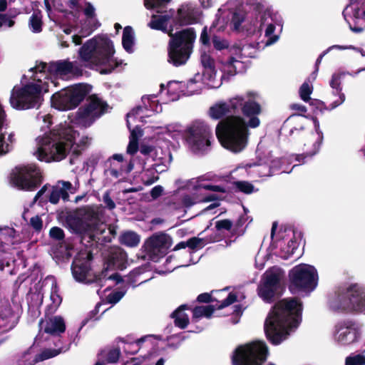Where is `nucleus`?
<instances>
[{"instance_id":"nucleus-1","label":"nucleus","mask_w":365,"mask_h":365,"mask_svg":"<svg viewBox=\"0 0 365 365\" xmlns=\"http://www.w3.org/2000/svg\"><path fill=\"white\" fill-rule=\"evenodd\" d=\"M237 2L249 6L250 11L246 16L240 12L233 14V29L259 35L262 39L256 45L247 43L242 46H232L229 48L228 58L222 66L223 72L229 76L245 70L244 58H252L257 50L275 43L279 38V34L275 32L276 26H282L281 17L266 0H237Z\"/></svg>"},{"instance_id":"nucleus-2","label":"nucleus","mask_w":365,"mask_h":365,"mask_svg":"<svg viewBox=\"0 0 365 365\" xmlns=\"http://www.w3.org/2000/svg\"><path fill=\"white\" fill-rule=\"evenodd\" d=\"M81 74L82 68L76 61L59 60L48 65L43 62L37 63L24 75L23 80L27 79L28 81L21 87L13 88L11 106L19 110L38 106L42 93L48 92L51 85L56 87L58 78L67 80Z\"/></svg>"},{"instance_id":"nucleus-3","label":"nucleus","mask_w":365,"mask_h":365,"mask_svg":"<svg viewBox=\"0 0 365 365\" xmlns=\"http://www.w3.org/2000/svg\"><path fill=\"white\" fill-rule=\"evenodd\" d=\"M259 97L257 92L248 91L230 98L227 102L229 112L236 113L241 110L250 119L247 123L240 115L226 117L217 125L216 137H247L250 134L248 128H257L260 125L257 115L262 112L261 106L257 102Z\"/></svg>"},{"instance_id":"nucleus-4","label":"nucleus","mask_w":365,"mask_h":365,"mask_svg":"<svg viewBox=\"0 0 365 365\" xmlns=\"http://www.w3.org/2000/svg\"><path fill=\"white\" fill-rule=\"evenodd\" d=\"M302 305L296 299L278 302L268 314L264 323L267 339L274 345L287 339L301 322Z\"/></svg>"},{"instance_id":"nucleus-5","label":"nucleus","mask_w":365,"mask_h":365,"mask_svg":"<svg viewBox=\"0 0 365 365\" xmlns=\"http://www.w3.org/2000/svg\"><path fill=\"white\" fill-rule=\"evenodd\" d=\"M114 48L112 41L106 36H96L87 41L79 49L80 60L86 66L91 68L105 66L100 73H110L121 61L113 57Z\"/></svg>"},{"instance_id":"nucleus-6","label":"nucleus","mask_w":365,"mask_h":365,"mask_svg":"<svg viewBox=\"0 0 365 365\" xmlns=\"http://www.w3.org/2000/svg\"><path fill=\"white\" fill-rule=\"evenodd\" d=\"M88 138H38L33 154L46 163L61 161L72 153L78 155L88 145Z\"/></svg>"},{"instance_id":"nucleus-7","label":"nucleus","mask_w":365,"mask_h":365,"mask_svg":"<svg viewBox=\"0 0 365 365\" xmlns=\"http://www.w3.org/2000/svg\"><path fill=\"white\" fill-rule=\"evenodd\" d=\"M98 207H87L80 210L76 216L68 219V225L73 232L88 235L91 240H99L98 235L106 230V225L99 217Z\"/></svg>"},{"instance_id":"nucleus-8","label":"nucleus","mask_w":365,"mask_h":365,"mask_svg":"<svg viewBox=\"0 0 365 365\" xmlns=\"http://www.w3.org/2000/svg\"><path fill=\"white\" fill-rule=\"evenodd\" d=\"M168 62L175 66L186 63L192 52L196 34L193 29H187L175 34L169 32Z\"/></svg>"},{"instance_id":"nucleus-9","label":"nucleus","mask_w":365,"mask_h":365,"mask_svg":"<svg viewBox=\"0 0 365 365\" xmlns=\"http://www.w3.org/2000/svg\"><path fill=\"white\" fill-rule=\"evenodd\" d=\"M143 106L133 108L127 114V125L130 131V137H141L144 134H149L152 130L150 127L141 129L138 122H145V118L151 116L154 113L162 112V105L159 103L155 95H148L142 98Z\"/></svg>"},{"instance_id":"nucleus-10","label":"nucleus","mask_w":365,"mask_h":365,"mask_svg":"<svg viewBox=\"0 0 365 365\" xmlns=\"http://www.w3.org/2000/svg\"><path fill=\"white\" fill-rule=\"evenodd\" d=\"M289 289L292 293L312 292L318 283L317 269L306 264L297 265L289 272Z\"/></svg>"},{"instance_id":"nucleus-11","label":"nucleus","mask_w":365,"mask_h":365,"mask_svg":"<svg viewBox=\"0 0 365 365\" xmlns=\"http://www.w3.org/2000/svg\"><path fill=\"white\" fill-rule=\"evenodd\" d=\"M263 145L260 142L257 148V160L242 167L251 178L268 177L272 175L281 168L279 159H271L269 152L262 151Z\"/></svg>"},{"instance_id":"nucleus-12","label":"nucleus","mask_w":365,"mask_h":365,"mask_svg":"<svg viewBox=\"0 0 365 365\" xmlns=\"http://www.w3.org/2000/svg\"><path fill=\"white\" fill-rule=\"evenodd\" d=\"M268 350L263 341H254L237 347L232 356L233 365H262Z\"/></svg>"},{"instance_id":"nucleus-13","label":"nucleus","mask_w":365,"mask_h":365,"mask_svg":"<svg viewBox=\"0 0 365 365\" xmlns=\"http://www.w3.org/2000/svg\"><path fill=\"white\" fill-rule=\"evenodd\" d=\"M88 91L87 85L76 84L54 93L51 103L58 110H71L79 105Z\"/></svg>"},{"instance_id":"nucleus-14","label":"nucleus","mask_w":365,"mask_h":365,"mask_svg":"<svg viewBox=\"0 0 365 365\" xmlns=\"http://www.w3.org/2000/svg\"><path fill=\"white\" fill-rule=\"evenodd\" d=\"M107 103L96 95L91 96L85 105L78 110L75 123L82 126H90L96 119L107 112Z\"/></svg>"},{"instance_id":"nucleus-15","label":"nucleus","mask_w":365,"mask_h":365,"mask_svg":"<svg viewBox=\"0 0 365 365\" xmlns=\"http://www.w3.org/2000/svg\"><path fill=\"white\" fill-rule=\"evenodd\" d=\"M153 130L154 135H168L171 137H176L181 133L188 134L190 137H210L212 133L209 124L200 120L193 121L186 128L179 123H172L165 127H157Z\"/></svg>"},{"instance_id":"nucleus-16","label":"nucleus","mask_w":365,"mask_h":365,"mask_svg":"<svg viewBox=\"0 0 365 365\" xmlns=\"http://www.w3.org/2000/svg\"><path fill=\"white\" fill-rule=\"evenodd\" d=\"M40 182V172L34 164L17 166L10 175V183L19 190L31 191Z\"/></svg>"},{"instance_id":"nucleus-17","label":"nucleus","mask_w":365,"mask_h":365,"mask_svg":"<svg viewBox=\"0 0 365 365\" xmlns=\"http://www.w3.org/2000/svg\"><path fill=\"white\" fill-rule=\"evenodd\" d=\"M283 275V271L277 267L267 270L257 289L259 297L264 302H270L279 287Z\"/></svg>"},{"instance_id":"nucleus-18","label":"nucleus","mask_w":365,"mask_h":365,"mask_svg":"<svg viewBox=\"0 0 365 365\" xmlns=\"http://www.w3.org/2000/svg\"><path fill=\"white\" fill-rule=\"evenodd\" d=\"M91 259L92 255L88 250H82L78 253L71 267L73 276L76 281L86 284L94 282V277L90 268ZM95 282L96 283L101 282L99 281V277H96Z\"/></svg>"},{"instance_id":"nucleus-19","label":"nucleus","mask_w":365,"mask_h":365,"mask_svg":"<svg viewBox=\"0 0 365 365\" xmlns=\"http://www.w3.org/2000/svg\"><path fill=\"white\" fill-rule=\"evenodd\" d=\"M128 264L127 255L120 247H112L105 256V268L99 277V281L103 279L115 280L117 283L121 281L120 276L114 274L108 276L107 272L109 269H124Z\"/></svg>"},{"instance_id":"nucleus-20","label":"nucleus","mask_w":365,"mask_h":365,"mask_svg":"<svg viewBox=\"0 0 365 365\" xmlns=\"http://www.w3.org/2000/svg\"><path fill=\"white\" fill-rule=\"evenodd\" d=\"M170 0H144V6L147 9H155V14H153L148 26L155 30L168 32V26L173 13L164 10L165 6Z\"/></svg>"},{"instance_id":"nucleus-21","label":"nucleus","mask_w":365,"mask_h":365,"mask_svg":"<svg viewBox=\"0 0 365 365\" xmlns=\"http://www.w3.org/2000/svg\"><path fill=\"white\" fill-rule=\"evenodd\" d=\"M361 334L360 326L351 321H346L335 326L333 338L337 344L347 346L356 342Z\"/></svg>"},{"instance_id":"nucleus-22","label":"nucleus","mask_w":365,"mask_h":365,"mask_svg":"<svg viewBox=\"0 0 365 365\" xmlns=\"http://www.w3.org/2000/svg\"><path fill=\"white\" fill-rule=\"evenodd\" d=\"M172 245L169 235L164 233L153 235L145 243V251L151 260L158 261L164 256Z\"/></svg>"},{"instance_id":"nucleus-23","label":"nucleus","mask_w":365,"mask_h":365,"mask_svg":"<svg viewBox=\"0 0 365 365\" xmlns=\"http://www.w3.org/2000/svg\"><path fill=\"white\" fill-rule=\"evenodd\" d=\"M201 63L205 68L203 74L196 73L192 78L189 80L190 86L192 83L200 85L201 81L207 84L210 87L217 88L220 86V83H215V78L216 76L215 61L210 53L202 52L200 56Z\"/></svg>"},{"instance_id":"nucleus-24","label":"nucleus","mask_w":365,"mask_h":365,"mask_svg":"<svg viewBox=\"0 0 365 365\" xmlns=\"http://www.w3.org/2000/svg\"><path fill=\"white\" fill-rule=\"evenodd\" d=\"M48 187L44 185L36 195L34 198L33 203L36 202L43 195H45L46 200H47L52 204H57L59 200L62 198L63 201H68L69 199V195L68 191L74 192L72 184L68 181L61 180L58 181L56 186L51 188L48 193L46 194Z\"/></svg>"},{"instance_id":"nucleus-25","label":"nucleus","mask_w":365,"mask_h":365,"mask_svg":"<svg viewBox=\"0 0 365 365\" xmlns=\"http://www.w3.org/2000/svg\"><path fill=\"white\" fill-rule=\"evenodd\" d=\"M185 86V83L178 82L175 81H169L166 86L163 83L160 84V93H163L164 90H166L167 98L163 100L162 102L167 103L170 101H175L178 100L180 98V93H184L187 95H193L198 90L200 89V86L197 83H192V86L190 85L189 81L187 83V90H184V87Z\"/></svg>"},{"instance_id":"nucleus-26","label":"nucleus","mask_w":365,"mask_h":365,"mask_svg":"<svg viewBox=\"0 0 365 365\" xmlns=\"http://www.w3.org/2000/svg\"><path fill=\"white\" fill-rule=\"evenodd\" d=\"M245 5L240 4L237 2V0H230L225 5L218 9V12L216 15V19L212 23L211 29H216L217 31H223L228 21H230L229 16H232L231 23H232L233 14L235 12H240L245 16L247 14H244L240 9H235L236 6H244Z\"/></svg>"},{"instance_id":"nucleus-27","label":"nucleus","mask_w":365,"mask_h":365,"mask_svg":"<svg viewBox=\"0 0 365 365\" xmlns=\"http://www.w3.org/2000/svg\"><path fill=\"white\" fill-rule=\"evenodd\" d=\"M350 310L365 312V288L359 284H352L346 290Z\"/></svg>"},{"instance_id":"nucleus-28","label":"nucleus","mask_w":365,"mask_h":365,"mask_svg":"<svg viewBox=\"0 0 365 365\" xmlns=\"http://www.w3.org/2000/svg\"><path fill=\"white\" fill-rule=\"evenodd\" d=\"M86 7L84 9V14L86 16V21L85 23V26L82 28L81 30V36L78 35H74L73 36V42L76 45H80L81 43V37H86L90 35L95 29H96L99 26V23L96 19L95 16V8L90 3H86Z\"/></svg>"},{"instance_id":"nucleus-29","label":"nucleus","mask_w":365,"mask_h":365,"mask_svg":"<svg viewBox=\"0 0 365 365\" xmlns=\"http://www.w3.org/2000/svg\"><path fill=\"white\" fill-rule=\"evenodd\" d=\"M343 14L352 31L360 33L364 29L365 9L361 12L352 6H349L344 9Z\"/></svg>"},{"instance_id":"nucleus-30","label":"nucleus","mask_w":365,"mask_h":365,"mask_svg":"<svg viewBox=\"0 0 365 365\" xmlns=\"http://www.w3.org/2000/svg\"><path fill=\"white\" fill-rule=\"evenodd\" d=\"M237 300V296L234 293H230L227 296L222 299L220 304H217L216 307L213 305L200 306L195 307L193 311V318L198 319L201 317L210 318L213 314L214 311L217 309H223Z\"/></svg>"},{"instance_id":"nucleus-31","label":"nucleus","mask_w":365,"mask_h":365,"mask_svg":"<svg viewBox=\"0 0 365 365\" xmlns=\"http://www.w3.org/2000/svg\"><path fill=\"white\" fill-rule=\"evenodd\" d=\"M343 73H336L331 76L329 82L330 87L332 88V95L335 98L330 103V109H334L341 105L345 101V95L342 93L341 81Z\"/></svg>"},{"instance_id":"nucleus-32","label":"nucleus","mask_w":365,"mask_h":365,"mask_svg":"<svg viewBox=\"0 0 365 365\" xmlns=\"http://www.w3.org/2000/svg\"><path fill=\"white\" fill-rule=\"evenodd\" d=\"M209 180H210V175H203L197 178H192L186 182L185 187L188 190L196 192L200 191L202 189L217 192H225V189L223 186L206 184L204 182V181Z\"/></svg>"},{"instance_id":"nucleus-33","label":"nucleus","mask_w":365,"mask_h":365,"mask_svg":"<svg viewBox=\"0 0 365 365\" xmlns=\"http://www.w3.org/2000/svg\"><path fill=\"white\" fill-rule=\"evenodd\" d=\"M200 16V11L192 4L182 5L178 11V21L181 24H192L197 22Z\"/></svg>"},{"instance_id":"nucleus-34","label":"nucleus","mask_w":365,"mask_h":365,"mask_svg":"<svg viewBox=\"0 0 365 365\" xmlns=\"http://www.w3.org/2000/svg\"><path fill=\"white\" fill-rule=\"evenodd\" d=\"M39 326L45 332L53 335L60 334L64 332L66 329L64 320L59 316H55L46 320H41Z\"/></svg>"},{"instance_id":"nucleus-35","label":"nucleus","mask_w":365,"mask_h":365,"mask_svg":"<svg viewBox=\"0 0 365 365\" xmlns=\"http://www.w3.org/2000/svg\"><path fill=\"white\" fill-rule=\"evenodd\" d=\"M188 150L196 155H203L210 150L209 138H182Z\"/></svg>"},{"instance_id":"nucleus-36","label":"nucleus","mask_w":365,"mask_h":365,"mask_svg":"<svg viewBox=\"0 0 365 365\" xmlns=\"http://www.w3.org/2000/svg\"><path fill=\"white\" fill-rule=\"evenodd\" d=\"M346 291L335 292L329 299V307L334 311H350Z\"/></svg>"},{"instance_id":"nucleus-37","label":"nucleus","mask_w":365,"mask_h":365,"mask_svg":"<svg viewBox=\"0 0 365 365\" xmlns=\"http://www.w3.org/2000/svg\"><path fill=\"white\" fill-rule=\"evenodd\" d=\"M247 220V217H240V218L237 220L234 227L232 222L229 220H218L215 222V227L217 228V230L231 231L240 235L244 232V229L241 227L243 226V225Z\"/></svg>"},{"instance_id":"nucleus-38","label":"nucleus","mask_w":365,"mask_h":365,"mask_svg":"<svg viewBox=\"0 0 365 365\" xmlns=\"http://www.w3.org/2000/svg\"><path fill=\"white\" fill-rule=\"evenodd\" d=\"M160 339L161 336L158 335H147L133 342H125L123 349L127 353L134 354L138 351L143 343H149L153 345L154 341Z\"/></svg>"},{"instance_id":"nucleus-39","label":"nucleus","mask_w":365,"mask_h":365,"mask_svg":"<svg viewBox=\"0 0 365 365\" xmlns=\"http://www.w3.org/2000/svg\"><path fill=\"white\" fill-rule=\"evenodd\" d=\"M217 140L223 148L232 153L240 152L247 145V138H217Z\"/></svg>"},{"instance_id":"nucleus-40","label":"nucleus","mask_w":365,"mask_h":365,"mask_svg":"<svg viewBox=\"0 0 365 365\" xmlns=\"http://www.w3.org/2000/svg\"><path fill=\"white\" fill-rule=\"evenodd\" d=\"M216 199L215 195H210L202 197L197 193L186 194L181 197L180 202L184 208H190L192 205L201 202H210Z\"/></svg>"},{"instance_id":"nucleus-41","label":"nucleus","mask_w":365,"mask_h":365,"mask_svg":"<svg viewBox=\"0 0 365 365\" xmlns=\"http://www.w3.org/2000/svg\"><path fill=\"white\" fill-rule=\"evenodd\" d=\"M230 113L225 101H218L211 106L207 111L208 116L212 120H220Z\"/></svg>"},{"instance_id":"nucleus-42","label":"nucleus","mask_w":365,"mask_h":365,"mask_svg":"<svg viewBox=\"0 0 365 365\" xmlns=\"http://www.w3.org/2000/svg\"><path fill=\"white\" fill-rule=\"evenodd\" d=\"M61 353L60 349H45L41 353L36 354L32 361H29L27 356L29 353H26L24 356L25 361H27V365H34L39 361H43L51 358L55 357Z\"/></svg>"},{"instance_id":"nucleus-43","label":"nucleus","mask_w":365,"mask_h":365,"mask_svg":"<svg viewBox=\"0 0 365 365\" xmlns=\"http://www.w3.org/2000/svg\"><path fill=\"white\" fill-rule=\"evenodd\" d=\"M135 43V35L130 26H125L123 29L122 37V45L123 48L129 53L133 52Z\"/></svg>"},{"instance_id":"nucleus-44","label":"nucleus","mask_w":365,"mask_h":365,"mask_svg":"<svg viewBox=\"0 0 365 365\" xmlns=\"http://www.w3.org/2000/svg\"><path fill=\"white\" fill-rule=\"evenodd\" d=\"M187 309V305H181L172 314L175 319V324L180 329L185 328L189 323L188 315L185 313V310Z\"/></svg>"},{"instance_id":"nucleus-45","label":"nucleus","mask_w":365,"mask_h":365,"mask_svg":"<svg viewBox=\"0 0 365 365\" xmlns=\"http://www.w3.org/2000/svg\"><path fill=\"white\" fill-rule=\"evenodd\" d=\"M322 138H307L304 143V153L305 156H312L315 155L319 150L322 143Z\"/></svg>"},{"instance_id":"nucleus-46","label":"nucleus","mask_w":365,"mask_h":365,"mask_svg":"<svg viewBox=\"0 0 365 365\" xmlns=\"http://www.w3.org/2000/svg\"><path fill=\"white\" fill-rule=\"evenodd\" d=\"M299 245V242H298L296 235L293 232V237L288 241L287 246L281 248L280 257L283 259H288L290 256L294 255Z\"/></svg>"},{"instance_id":"nucleus-47","label":"nucleus","mask_w":365,"mask_h":365,"mask_svg":"<svg viewBox=\"0 0 365 365\" xmlns=\"http://www.w3.org/2000/svg\"><path fill=\"white\" fill-rule=\"evenodd\" d=\"M227 290V288L222 289V290L212 292L211 294H210L208 293L200 294L197 297V301L200 302H209L216 301V302H217V304H219L222 302V300H220V299L222 298V297H223L222 295L226 294Z\"/></svg>"},{"instance_id":"nucleus-48","label":"nucleus","mask_w":365,"mask_h":365,"mask_svg":"<svg viewBox=\"0 0 365 365\" xmlns=\"http://www.w3.org/2000/svg\"><path fill=\"white\" fill-rule=\"evenodd\" d=\"M53 137H75L76 131L70 123L60 124L52 130Z\"/></svg>"},{"instance_id":"nucleus-49","label":"nucleus","mask_w":365,"mask_h":365,"mask_svg":"<svg viewBox=\"0 0 365 365\" xmlns=\"http://www.w3.org/2000/svg\"><path fill=\"white\" fill-rule=\"evenodd\" d=\"M144 269V268L138 267L133 270L127 277L128 283L133 287H135L136 284H140L148 281V279H145L142 277Z\"/></svg>"},{"instance_id":"nucleus-50","label":"nucleus","mask_w":365,"mask_h":365,"mask_svg":"<svg viewBox=\"0 0 365 365\" xmlns=\"http://www.w3.org/2000/svg\"><path fill=\"white\" fill-rule=\"evenodd\" d=\"M29 27L33 33H40L42 31V15L39 11H35L30 16Z\"/></svg>"},{"instance_id":"nucleus-51","label":"nucleus","mask_w":365,"mask_h":365,"mask_svg":"<svg viewBox=\"0 0 365 365\" xmlns=\"http://www.w3.org/2000/svg\"><path fill=\"white\" fill-rule=\"evenodd\" d=\"M120 242L128 247H135L140 242V237L135 232L128 231L120 236Z\"/></svg>"},{"instance_id":"nucleus-52","label":"nucleus","mask_w":365,"mask_h":365,"mask_svg":"<svg viewBox=\"0 0 365 365\" xmlns=\"http://www.w3.org/2000/svg\"><path fill=\"white\" fill-rule=\"evenodd\" d=\"M0 318L2 320H6V327H9V329H11L15 327L17 324V318L14 314L10 307H6L4 312L0 314Z\"/></svg>"},{"instance_id":"nucleus-53","label":"nucleus","mask_w":365,"mask_h":365,"mask_svg":"<svg viewBox=\"0 0 365 365\" xmlns=\"http://www.w3.org/2000/svg\"><path fill=\"white\" fill-rule=\"evenodd\" d=\"M310 81H313L312 80V78H309L308 80L306 81L299 88L300 97L305 102H308L310 101L312 102V101L310 98V95L312 93L313 87L309 83Z\"/></svg>"},{"instance_id":"nucleus-54","label":"nucleus","mask_w":365,"mask_h":365,"mask_svg":"<svg viewBox=\"0 0 365 365\" xmlns=\"http://www.w3.org/2000/svg\"><path fill=\"white\" fill-rule=\"evenodd\" d=\"M50 299L51 301V304H50V309L52 312H54L59 307L62 302V299L61 296L58 294L56 284L54 282L52 283Z\"/></svg>"},{"instance_id":"nucleus-55","label":"nucleus","mask_w":365,"mask_h":365,"mask_svg":"<svg viewBox=\"0 0 365 365\" xmlns=\"http://www.w3.org/2000/svg\"><path fill=\"white\" fill-rule=\"evenodd\" d=\"M85 4L83 0H68L67 5L71 10V13L73 17L78 18Z\"/></svg>"},{"instance_id":"nucleus-56","label":"nucleus","mask_w":365,"mask_h":365,"mask_svg":"<svg viewBox=\"0 0 365 365\" xmlns=\"http://www.w3.org/2000/svg\"><path fill=\"white\" fill-rule=\"evenodd\" d=\"M16 10H9L6 14H0V20L3 22V26L9 28L14 26L15 21L14 19L17 16Z\"/></svg>"},{"instance_id":"nucleus-57","label":"nucleus","mask_w":365,"mask_h":365,"mask_svg":"<svg viewBox=\"0 0 365 365\" xmlns=\"http://www.w3.org/2000/svg\"><path fill=\"white\" fill-rule=\"evenodd\" d=\"M14 229L9 227H0V242H9L15 236Z\"/></svg>"},{"instance_id":"nucleus-58","label":"nucleus","mask_w":365,"mask_h":365,"mask_svg":"<svg viewBox=\"0 0 365 365\" xmlns=\"http://www.w3.org/2000/svg\"><path fill=\"white\" fill-rule=\"evenodd\" d=\"M14 145V138H0V155L10 152Z\"/></svg>"},{"instance_id":"nucleus-59","label":"nucleus","mask_w":365,"mask_h":365,"mask_svg":"<svg viewBox=\"0 0 365 365\" xmlns=\"http://www.w3.org/2000/svg\"><path fill=\"white\" fill-rule=\"evenodd\" d=\"M39 120H41L44 125L41 126L43 133L38 137H49L48 133L51 131L49 127L51 124V116L50 115H42L39 118Z\"/></svg>"},{"instance_id":"nucleus-60","label":"nucleus","mask_w":365,"mask_h":365,"mask_svg":"<svg viewBox=\"0 0 365 365\" xmlns=\"http://www.w3.org/2000/svg\"><path fill=\"white\" fill-rule=\"evenodd\" d=\"M235 185L237 189L246 194H250L255 191L252 184L247 181H237Z\"/></svg>"},{"instance_id":"nucleus-61","label":"nucleus","mask_w":365,"mask_h":365,"mask_svg":"<svg viewBox=\"0 0 365 365\" xmlns=\"http://www.w3.org/2000/svg\"><path fill=\"white\" fill-rule=\"evenodd\" d=\"M125 294V290L114 291L107 296V301L110 304H116L123 297Z\"/></svg>"},{"instance_id":"nucleus-62","label":"nucleus","mask_w":365,"mask_h":365,"mask_svg":"<svg viewBox=\"0 0 365 365\" xmlns=\"http://www.w3.org/2000/svg\"><path fill=\"white\" fill-rule=\"evenodd\" d=\"M212 43L215 49L221 51L227 48V52L229 53V48L230 47L228 46V42L226 40L217 36H214L212 38Z\"/></svg>"},{"instance_id":"nucleus-63","label":"nucleus","mask_w":365,"mask_h":365,"mask_svg":"<svg viewBox=\"0 0 365 365\" xmlns=\"http://www.w3.org/2000/svg\"><path fill=\"white\" fill-rule=\"evenodd\" d=\"M365 364V357L358 354L354 356H349L346 359V365H364Z\"/></svg>"},{"instance_id":"nucleus-64","label":"nucleus","mask_w":365,"mask_h":365,"mask_svg":"<svg viewBox=\"0 0 365 365\" xmlns=\"http://www.w3.org/2000/svg\"><path fill=\"white\" fill-rule=\"evenodd\" d=\"M120 353L119 349H110L106 354V361L109 363H115L119 359Z\"/></svg>"}]
</instances>
